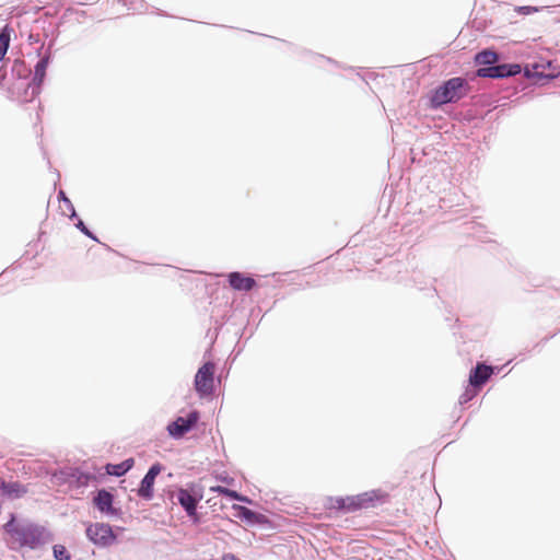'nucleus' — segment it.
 <instances>
[{"label": "nucleus", "instance_id": "nucleus-16", "mask_svg": "<svg viewBox=\"0 0 560 560\" xmlns=\"http://www.w3.org/2000/svg\"><path fill=\"white\" fill-rule=\"evenodd\" d=\"M497 67L500 73L499 78L515 75L522 70L520 65H498Z\"/></svg>", "mask_w": 560, "mask_h": 560}, {"label": "nucleus", "instance_id": "nucleus-24", "mask_svg": "<svg viewBox=\"0 0 560 560\" xmlns=\"http://www.w3.org/2000/svg\"><path fill=\"white\" fill-rule=\"evenodd\" d=\"M79 228L81 229V231H82L84 234H86V235H89V236H92V235H91V233H90V231H89V230L83 225V223H82V222H80Z\"/></svg>", "mask_w": 560, "mask_h": 560}, {"label": "nucleus", "instance_id": "nucleus-7", "mask_svg": "<svg viewBox=\"0 0 560 560\" xmlns=\"http://www.w3.org/2000/svg\"><path fill=\"white\" fill-rule=\"evenodd\" d=\"M161 470L162 467L160 464H154L153 466H151V468L149 469V471L141 481L140 488L138 490L139 497L147 500L153 497L154 481L156 476L161 472Z\"/></svg>", "mask_w": 560, "mask_h": 560}, {"label": "nucleus", "instance_id": "nucleus-18", "mask_svg": "<svg viewBox=\"0 0 560 560\" xmlns=\"http://www.w3.org/2000/svg\"><path fill=\"white\" fill-rule=\"evenodd\" d=\"M486 68H479L477 70V75L480 78H499L500 73L497 66H491Z\"/></svg>", "mask_w": 560, "mask_h": 560}, {"label": "nucleus", "instance_id": "nucleus-19", "mask_svg": "<svg viewBox=\"0 0 560 560\" xmlns=\"http://www.w3.org/2000/svg\"><path fill=\"white\" fill-rule=\"evenodd\" d=\"M10 35L7 33V28L0 32V61L4 58L9 48Z\"/></svg>", "mask_w": 560, "mask_h": 560}, {"label": "nucleus", "instance_id": "nucleus-12", "mask_svg": "<svg viewBox=\"0 0 560 560\" xmlns=\"http://www.w3.org/2000/svg\"><path fill=\"white\" fill-rule=\"evenodd\" d=\"M0 489H2V491L5 495H8L10 498H14V499L21 498L27 492V489L22 483L16 482V481L15 482H5L2 479H1Z\"/></svg>", "mask_w": 560, "mask_h": 560}, {"label": "nucleus", "instance_id": "nucleus-8", "mask_svg": "<svg viewBox=\"0 0 560 560\" xmlns=\"http://www.w3.org/2000/svg\"><path fill=\"white\" fill-rule=\"evenodd\" d=\"M113 495L107 490L102 489L94 497L93 502L94 505L102 512L107 515L116 514V510L113 506Z\"/></svg>", "mask_w": 560, "mask_h": 560}, {"label": "nucleus", "instance_id": "nucleus-9", "mask_svg": "<svg viewBox=\"0 0 560 560\" xmlns=\"http://www.w3.org/2000/svg\"><path fill=\"white\" fill-rule=\"evenodd\" d=\"M492 374L493 369L491 366L479 363L470 372L469 383L475 387H479L483 385L491 377Z\"/></svg>", "mask_w": 560, "mask_h": 560}, {"label": "nucleus", "instance_id": "nucleus-5", "mask_svg": "<svg viewBox=\"0 0 560 560\" xmlns=\"http://www.w3.org/2000/svg\"><path fill=\"white\" fill-rule=\"evenodd\" d=\"M198 420L199 412L191 411L186 417H178L175 421L171 422L167 425V432L172 438L180 439L196 425Z\"/></svg>", "mask_w": 560, "mask_h": 560}, {"label": "nucleus", "instance_id": "nucleus-1", "mask_svg": "<svg viewBox=\"0 0 560 560\" xmlns=\"http://www.w3.org/2000/svg\"><path fill=\"white\" fill-rule=\"evenodd\" d=\"M12 548H36L43 542V529L35 525H16L14 515L4 525Z\"/></svg>", "mask_w": 560, "mask_h": 560}, {"label": "nucleus", "instance_id": "nucleus-11", "mask_svg": "<svg viewBox=\"0 0 560 560\" xmlns=\"http://www.w3.org/2000/svg\"><path fill=\"white\" fill-rule=\"evenodd\" d=\"M176 498L189 516L196 515L197 499L186 489H179Z\"/></svg>", "mask_w": 560, "mask_h": 560}, {"label": "nucleus", "instance_id": "nucleus-23", "mask_svg": "<svg viewBox=\"0 0 560 560\" xmlns=\"http://www.w3.org/2000/svg\"><path fill=\"white\" fill-rule=\"evenodd\" d=\"M221 560H237V558L232 553H228L224 555Z\"/></svg>", "mask_w": 560, "mask_h": 560}, {"label": "nucleus", "instance_id": "nucleus-2", "mask_svg": "<svg viewBox=\"0 0 560 560\" xmlns=\"http://www.w3.org/2000/svg\"><path fill=\"white\" fill-rule=\"evenodd\" d=\"M469 92L468 82L459 77L452 78L438 86L430 98L431 106L438 108L447 103H456Z\"/></svg>", "mask_w": 560, "mask_h": 560}, {"label": "nucleus", "instance_id": "nucleus-6", "mask_svg": "<svg viewBox=\"0 0 560 560\" xmlns=\"http://www.w3.org/2000/svg\"><path fill=\"white\" fill-rule=\"evenodd\" d=\"M376 498L374 492H364L358 495L343 498L345 504H342V512H354L364 508L373 505Z\"/></svg>", "mask_w": 560, "mask_h": 560}, {"label": "nucleus", "instance_id": "nucleus-14", "mask_svg": "<svg viewBox=\"0 0 560 560\" xmlns=\"http://www.w3.org/2000/svg\"><path fill=\"white\" fill-rule=\"evenodd\" d=\"M498 60L497 52L492 50H483L476 56V61L479 65H493Z\"/></svg>", "mask_w": 560, "mask_h": 560}, {"label": "nucleus", "instance_id": "nucleus-22", "mask_svg": "<svg viewBox=\"0 0 560 560\" xmlns=\"http://www.w3.org/2000/svg\"><path fill=\"white\" fill-rule=\"evenodd\" d=\"M516 11L521 14H530V13H534V12H537V8L535 7H529V5H526V7H518L516 9Z\"/></svg>", "mask_w": 560, "mask_h": 560}, {"label": "nucleus", "instance_id": "nucleus-13", "mask_svg": "<svg viewBox=\"0 0 560 560\" xmlns=\"http://www.w3.org/2000/svg\"><path fill=\"white\" fill-rule=\"evenodd\" d=\"M133 466V459L129 458L120 464H107L106 465V472L108 475L120 477L125 475L131 467Z\"/></svg>", "mask_w": 560, "mask_h": 560}, {"label": "nucleus", "instance_id": "nucleus-25", "mask_svg": "<svg viewBox=\"0 0 560 560\" xmlns=\"http://www.w3.org/2000/svg\"><path fill=\"white\" fill-rule=\"evenodd\" d=\"M58 197L59 199H62V200H66V201H69L65 195V191L60 190L59 194H58Z\"/></svg>", "mask_w": 560, "mask_h": 560}, {"label": "nucleus", "instance_id": "nucleus-10", "mask_svg": "<svg viewBox=\"0 0 560 560\" xmlns=\"http://www.w3.org/2000/svg\"><path fill=\"white\" fill-rule=\"evenodd\" d=\"M229 283L234 290L249 291L256 285V281L252 277H246L241 272H231L229 275Z\"/></svg>", "mask_w": 560, "mask_h": 560}, {"label": "nucleus", "instance_id": "nucleus-17", "mask_svg": "<svg viewBox=\"0 0 560 560\" xmlns=\"http://www.w3.org/2000/svg\"><path fill=\"white\" fill-rule=\"evenodd\" d=\"M47 68V60H39L37 65L35 66V72H34V81H37L38 84H40L44 80L45 73Z\"/></svg>", "mask_w": 560, "mask_h": 560}, {"label": "nucleus", "instance_id": "nucleus-3", "mask_svg": "<svg viewBox=\"0 0 560 560\" xmlns=\"http://www.w3.org/2000/svg\"><path fill=\"white\" fill-rule=\"evenodd\" d=\"M215 365L206 362L196 373L195 388L200 396H208L213 390Z\"/></svg>", "mask_w": 560, "mask_h": 560}, {"label": "nucleus", "instance_id": "nucleus-21", "mask_svg": "<svg viewBox=\"0 0 560 560\" xmlns=\"http://www.w3.org/2000/svg\"><path fill=\"white\" fill-rule=\"evenodd\" d=\"M54 556L57 560H70V555L66 547L62 545L54 546Z\"/></svg>", "mask_w": 560, "mask_h": 560}, {"label": "nucleus", "instance_id": "nucleus-15", "mask_svg": "<svg viewBox=\"0 0 560 560\" xmlns=\"http://www.w3.org/2000/svg\"><path fill=\"white\" fill-rule=\"evenodd\" d=\"M211 491H214V492H218L220 494L226 495V497H229V498H231L233 500H237V501H241V502H248V500L245 497L241 495L236 491L228 489V488H224V487H221V486L211 487Z\"/></svg>", "mask_w": 560, "mask_h": 560}, {"label": "nucleus", "instance_id": "nucleus-4", "mask_svg": "<svg viewBox=\"0 0 560 560\" xmlns=\"http://www.w3.org/2000/svg\"><path fill=\"white\" fill-rule=\"evenodd\" d=\"M86 536L95 545L103 547L110 546L116 540V535L114 534L112 527L104 523L91 524L86 528Z\"/></svg>", "mask_w": 560, "mask_h": 560}, {"label": "nucleus", "instance_id": "nucleus-20", "mask_svg": "<svg viewBox=\"0 0 560 560\" xmlns=\"http://www.w3.org/2000/svg\"><path fill=\"white\" fill-rule=\"evenodd\" d=\"M342 504H345L343 498L330 497L327 499L325 506L329 510L341 511Z\"/></svg>", "mask_w": 560, "mask_h": 560}]
</instances>
